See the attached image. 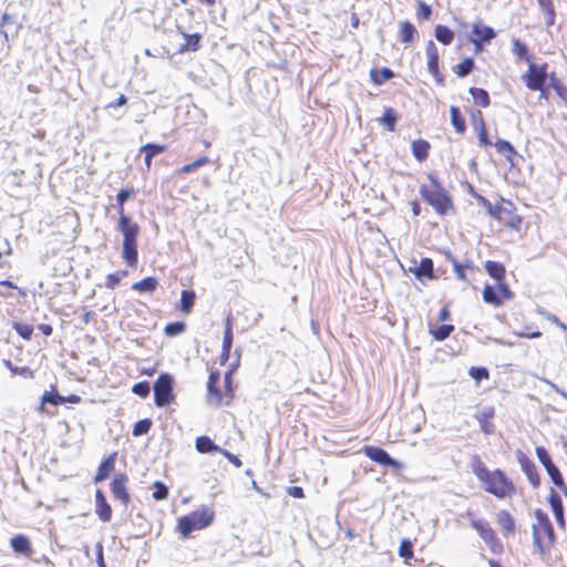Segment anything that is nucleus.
<instances>
[{
    "label": "nucleus",
    "instance_id": "f257e3e1",
    "mask_svg": "<svg viewBox=\"0 0 567 567\" xmlns=\"http://www.w3.org/2000/svg\"><path fill=\"white\" fill-rule=\"evenodd\" d=\"M134 188H125L121 189L116 195L118 213L117 228L123 235L122 256L124 261L131 267H135L138 259L137 237L140 234V226L125 213L124 204L134 195Z\"/></svg>",
    "mask_w": 567,
    "mask_h": 567
},
{
    "label": "nucleus",
    "instance_id": "f03ea898",
    "mask_svg": "<svg viewBox=\"0 0 567 567\" xmlns=\"http://www.w3.org/2000/svg\"><path fill=\"white\" fill-rule=\"evenodd\" d=\"M474 198L485 208L486 213L504 228L520 231L523 217L517 214V208L512 200L501 198L495 204H492L487 198L480 194H474Z\"/></svg>",
    "mask_w": 567,
    "mask_h": 567
},
{
    "label": "nucleus",
    "instance_id": "7ed1b4c3",
    "mask_svg": "<svg viewBox=\"0 0 567 567\" xmlns=\"http://www.w3.org/2000/svg\"><path fill=\"white\" fill-rule=\"evenodd\" d=\"M473 473L483 482L484 489L497 498H506L515 494V485L502 471H489L478 458L473 463Z\"/></svg>",
    "mask_w": 567,
    "mask_h": 567
},
{
    "label": "nucleus",
    "instance_id": "20e7f679",
    "mask_svg": "<svg viewBox=\"0 0 567 567\" xmlns=\"http://www.w3.org/2000/svg\"><path fill=\"white\" fill-rule=\"evenodd\" d=\"M430 184L420 186V195L422 199L433 207L440 216L454 212V203L449 192L443 187L436 175L427 174Z\"/></svg>",
    "mask_w": 567,
    "mask_h": 567
},
{
    "label": "nucleus",
    "instance_id": "39448f33",
    "mask_svg": "<svg viewBox=\"0 0 567 567\" xmlns=\"http://www.w3.org/2000/svg\"><path fill=\"white\" fill-rule=\"evenodd\" d=\"M533 545L543 560H548L555 544V533L548 516L540 509L535 511L533 523Z\"/></svg>",
    "mask_w": 567,
    "mask_h": 567
},
{
    "label": "nucleus",
    "instance_id": "423d86ee",
    "mask_svg": "<svg viewBox=\"0 0 567 567\" xmlns=\"http://www.w3.org/2000/svg\"><path fill=\"white\" fill-rule=\"evenodd\" d=\"M214 512L204 506L178 519V532L183 537H188L192 532L209 526L214 520Z\"/></svg>",
    "mask_w": 567,
    "mask_h": 567
},
{
    "label": "nucleus",
    "instance_id": "0eeeda50",
    "mask_svg": "<svg viewBox=\"0 0 567 567\" xmlns=\"http://www.w3.org/2000/svg\"><path fill=\"white\" fill-rule=\"evenodd\" d=\"M547 68V63L530 62L527 70L522 74V80L527 89L540 92L542 96L546 92Z\"/></svg>",
    "mask_w": 567,
    "mask_h": 567
},
{
    "label": "nucleus",
    "instance_id": "6e6552de",
    "mask_svg": "<svg viewBox=\"0 0 567 567\" xmlns=\"http://www.w3.org/2000/svg\"><path fill=\"white\" fill-rule=\"evenodd\" d=\"M495 37L496 31L482 20L472 24L470 42L474 45L475 53H481L484 50V44L489 43Z\"/></svg>",
    "mask_w": 567,
    "mask_h": 567
},
{
    "label": "nucleus",
    "instance_id": "1a4fd4ad",
    "mask_svg": "<svg viewBox=\"0 0 567 567\" xmlns=\"http://www.w3.org/2000/svg\"><path fill=\"white\" fill-rule=\"evenodd\" d=\"M173 379L168 374H161L154 384L155 403L157 406H165L173 400Z\"/></svg>",
    "mask_w": 567,
    "mask_h": 567
},
{
    "label": "nucleus",
    "instance_id": "9d476101",
    "mask_svg": "<svg viewBox=\"0 0 567 567\" xmlns=\"http://www.w3.org/2000/svg\"><path fill=\"white\" fill-rule=\"evenodd\" d=\"M425 51H426V58H427V71L432 74V76L434 78V80L436 81L437 84L443 85L444 84V75L440 71V66H439V63H440L439 50L432 40H430L426 43Z\"/></svg>",
    "mask_w": 567,
    "mask_h": 567
},
{
    "label": "nucleus",
    "instance_id": "9b49d317",
    "mask_svg": "<svg viewBox=\"0 0 567 567\" xmlns=\"http://www.w3.org/2000/svg\"><path fill=\"white\" fill-rule=\"evenodd\" d=\"M513 293L507 286H485L483 290L484 301L494 306L502 305L505 300L511 299Z\"/></svg>",
    "mask_w": 567,
    "mask_h": 567
},
{
    "label": "nucleus",
    "instance_id": "f8f14e48",
    "mask_svg": "<svg viewBox=\"0 0 567 567\" xmlns=\"http://www.w3.org/2000/svg\"><path fill=\"white\" fill-rule=\"evenodd\" d=\"M471 524L494 553L502 550V545L497 540L495 532L487 523L481 520H472Z\"/></svg>",
    "mask_w": 567,
    "mask_h": 567
},
{
    "label": "nucleus",
    "instance_id": "ddd939ff",
    "mask_svg": "<svg viewBox=\"0 0 567 567\" xmlns=\"http://www.w3.org/2000/svg\"><path fill=\"white\" fill-rule=\"evenodd\" d=\"M364 454L371 458L372 461L382 464L388 465L393 468L400 470L402 468V463L393 460L383 449L375 447V446H365L363 449Z\"/></svg>",
    "mask_w": 567,
    "mask_h": 567
},
{
    "label": "nucleus",
    "instance_id": "4468645a",
    "mask_svg": "<svg viewBox=\"0 0 567 567\" xmlns=\"http://www.w3.org/2000/svg\"><path fill=\"white\" fill-rule=\"evenodd\" d=\"M220 381V373L218 371L212 372L207 385V401L210 405L218 406L224 400V394L217 388Z\"/></svg>",
    "mask_w": 567,
    "mask_h": 567
},
{
    "label": "nucleus",
    "instance_id": "2eb2a0df",
    "mask_svg": "<svg viewBox=\"0 0 567 567\" xmlns=\"http://www.w3.org/2000/svg\"><path fill=\"white\" fill-rule=\"evenodd\" d=\"M410 271L413 272L419 280L434 279L433 261L427 257L422 258L419 264L415 262L413 267H410Z\"/></svg>",
    "mask_w": 567,
    "mask_h": 567
},
{
    "label": "nucleus",
    "instance_id": "dca6fc26",
    "mask_svg": "<svg viewBox=\"0 0 567 567\" xmlns=\"http://www.w3.org/2000/svg\"><path fill=\"white\" fill-rule=\"evenodd\" d=\"M517 460L522 466V470L526 474L528 481L534 487H537L540 483L539 475L537 473V468L532 460H529L525 454L519 452L517 454Z\"/></svg>",
    "mask_w": 567,
    "mask_h": 567
},
{
    "label": "nucleus",
    "instance_id": "f3484780",
    "mask_svg": "<svg viewBox=\"0 0 567 567\" xmlns=\"http://www.w3.org/2000/svg\"><path fill=\"white\" fill-rule=\"evenodd\" d=\"M166 150V145L155 143H147L140 147V153L144 154V163L147 171L152 167L153 158L165 153Z\"/></svg>",
    "mask_w": 567,
    "mask_h": 567
},
{
    "label": "nucleus",
    "instance_id": "a211bd4d",
    "mask_svg": "<svg viewBox=\"0 0 567 567\" xmlns=\"http://www.w3.org/2000/svg\"><path fill=\"white\" fill-rule=\"evenodd\" d=\"M182 37L185 40V43L181 44V47L177 50V53L183 54L189 51H198L200 49V42H202V34L199 33H186L184 31L181 32Z\"/></svg>",
    "mask_w": 567,
    "mask_h": 567
},
{
    "label": "nucleus",
    "instance_id": "6ab92c4d",
    "mask_svg": "<svg viewBox=\"0 0 567 567\" xmlns=\"http://www.w3.org/2000/svg\"><path fill=\"white\" fill-rule=\"evenodd\" d=\"M431 144L423 138H419L412 142L411 151L415 159L420 163L427 159L430 155Z\"/></svg>",
    "mask_w": 567,
    "mask_h": 567
},
{
    "label": "nucleus",
    "instance_id": "aec40b11",
    "mask_svg": "<svg viewBox=\"0 0 567 567\" xmlns=\"http://www.w3.org/2000/svg\"><path fill=\"white\" fill-rule=\"evenodd\" d=\"M126 483L127 477L125 475L116 476L112 483V493L114 497L122 501L124 504H126L130 499L126 492Z\"/></svg>",
    "mask_w": 567,
    "mask_h": 567
},
{
    "label": "nucleus",
    "instance_id": "412c9836",
    "mask_svg": "<svg viewBox=\"0 0 567 567\" xmlns=\"http://www.w3.org/2000/svg\"><path fill=\"white\" fill-rule=\"evenodd\" d=\"M95 502H96V508H95L96 515L103 522H109L112 516V509H111V506L107 504L103 493L100 489H97L95 493Z\"/></svg>",
    "mask_w": 567,
    "mask_h": 567
},
{
    "label": "nucleus",
    "instance_id": "4be33fe9",
    "mask_svg": "<svg viewBox=\"0 0 567 567\" xmlns=\"http://www.w3.org/2000/svg\"><path fill=\"white\" fill-rule=\"evenodd\" d=\"M497 524L505 537H508L515 532V522L512 515L507 511H501L497 513Z\"/></svg>",
    "mask_w": 567,
    "mask_h": 567
},
{
    "label": "nucleus",
    "instance_id": "5701e85b",
    "mask_svg": "<svg viewBox=\"0 0 567 567\" xmlns=\"http://www.w3.org/2000/svg\"><path fill=\"white\" fill-rule=\"evenodd\" d=\"M485 269L489 277L497 282H502L506 275L505 266L502 262L487 260L485 262Z\"/></svg>",
    "mask_w": 567,
    "mask_h": 567
},
{
    "label": "nucleus",
    "instance_id": "b1692460",
    "mask_svg": "<svg viewBox=\"0 0 567 567\" xmlns=\"http://www.w3.org/2000/svg\"><path fill=\"white\" fill-rule=\"evenodd\" d=\"M537 3L544 14L545 24L553 27L556 22V10L553 0H537Z\"/></svg>",
    "mask_w": 567,
    "mask_h": 567
},
{
    "label": "nucleus",
    "instance_id": "393cba45",
    "mask_svg": "<svg viewBox=\"0 0 567 567\" xmlns=\"http://www.w3.org/2000/svg\"><path fill=\"white\" fill-rule=\"evenodd\" d=\"M537 3L544 14L545 24L553 27L556 22V10L553 0H537Z\"/></svg>",
    "mask_w": 567,
    "mask_h": 567
},
{
    "label": "nucleus",
    "instance_id": "a878e982",
    "mask_svg": "<svg viewBox=\"0 0 567 567\" xmlns=\"http://www.w3.org/2000/svg\"><path fill=\"white\" fill-rule=\"evenodd\" d=\"M398 113L393 107H385L379 123L383 125L389 132H394L398 122Z\"/></svg>",
    "mask_w": 567,
    "mask_h": 567
},
{
    "label": "nucleus",
    "instance_id": "bb28decb",
    "mask_svg": "<svg viewBox=\"0 0 567 567\" xmlns=\"http://www.w3.org/2000/svg\"><path fill=\"white\" fill-rule=\"evenodd\" d=\"M451 123L456 133L463 135L466 132L465 118L461 113L460 107L452 105L450 107Z\"/></svg>",
    "mask_w": 567,
    "mask_h": 567
},
{
    "label": "nucleus",
    "instance_id": "cd10ccee",
    "mask_svg": "<svg viewBox=\"0 0 567 567\" xmlns=\"http://www.w3.org/2000/svg\"><path fill=\"white\" fill-rule=\"evenodd\" d=\"M115 456L116 454L113 453L111 455H109L100 465L99 470H97V473L94 477V482L95 483H99V482H102L104 481L109 474L113 471L114 468V462H115Z\"/></svg>",
    "mask_w": 567,
    "mask_h": 567
},
{
    "label": "nucleus",
    "instance_id": "c85d7f7f",
    "mask_svg": "<svg viewBox=\"0 0 567 567\" xmlns=\"http://www.w3.org/2000/svg\"><path fill=\"white\" fill-rule=\"evenodd\" d=\"M496 151L503 155L509 163H514V157L517 156V152L514 146L505 140H497L494 143Z\"/></svg>",
    "mask_w": 567,
    "mask_h": 567
},
{
    "label": "nucleus",
    "instance_id": "c756f323",
    "mask_svg": "<svg viewBox=\"0 0 567 567\" xmlns=\"http://www.w3.org/2000/svg\"><path fill=\"white\" fill-rule=\"evenodd\" d=\"M392 78H394V72L389 68L372 69L370 71V79L375 85H382Z\"/></svg>",
    "mask_w": 567,
    "mask_h": 567
},
{
    "label": "nucleus",
    "instance_id": "7c9ffc66",
    "mask_svg": "<svg viewBox=\"0 0 567 567\" xmlns=\"http://www.w3.org/2000/svg\"><path fill=\"white\" fill-rule=\"evenodd\" d=\"M470 94L472 95L474 103L481 107H488L491 104V97L488 92L482 87H471Z\"/></svg>",
    "mask_w": 567,
    "mask_h": 567
},
{
    "label": "nucleus",
    "instance_id": "2f4dec72",
    "mask_svg": "<svg viewBox=\"0 0 567 567\" xmlns=\"http://www.w3.org/2000/svg\"><path fill=\"white\" fill-rule=\"evenodd\" d=\"M434 34L435 39L444 45L451 44L454 40V32L446 25L437 24Z\"/></svg>",
    "mask_w": 567,
    "mask_h": 567
},
{
    "label": "nucleus",
    "instance_id": "473e14b6",
    "mask_svg": "<svg viewBox=\"0 0 567 567\" xmlns=\"http://www.w3.org/2000/svg\"><path fill=\"white\" fill-rule=\"evenodd\" d=\"M417 35V31L410 21H403L400 23V40L403 43L412 42Z\"/></svg>",
    "mask_w": 567,
    "mask_h": 567
},
{
    "label": "nucleus",
    "instance_id": "72a5a7b5",
    "mask_svg": "<svg viewBox=\"0 0 567 567\" xmlns=\"http://www.w3.org/2000/svg\"><path fill=\"white\" fill-rule=\"evenodd\" d=\"M11 546L18 554H29L31 551V545L29 539L23 535H18L11 538Z\"/></svg>",
    "mask_w": 567,
    "mask_h": 567
},
{
    "label": "nucleus",
    "instance_id": "f704fd0d",
    "mask_svg": "<svg viewBox=\"0 0 567 567\" xmlns=\"http://www.w3.org/2000/svg\"><path fill=\"white\" fill-rule=\"evenodd\" d=\"M196 450L199 453L219 452L221 449L217 446L208 436H199L196 439Z\"/></svg>",
    "mask_w": 567,
    "mask_h": 567
},
{
    "label": "nucleus",
    "instance_id": "c9c22d12",
    "mask_svg": "<svg viewBox=\"0 0 567 567\" xmlns=\"http://www.w3.org/2000/svg\"><path fill=\"white\" fill-rule=\"evenodd\" d=\"M209 163H210V159L208 156H200V157L196 158L194 162L186 164V165L182 166L181 168H178L176 171V174H178V175L189 174V173L194 172L195 169H197L202 166H205Z\"/></svg>",
    "mask_w": 567,
    "mask_h": 567
},
{
    "label": "nucleus",
    "instance_id": "e433bc0d",
    "mask_svg": "<svg viewBox=\"0 0 567 567\" xmlns=\"http://www.w3.org/2000/svg\"><path fill=\"white\" fill-rule=\"evenodd\" d=\"M513 53L520 60L533 62L532 55L529 54L527 45L518 39L513 40Z\"/></svg>",
    "mask_w": 567,
    "mask_h": 567
},
{
    "label": "nucleus",
    "instance_id": "4c0bfd02",
    "mask_svg": "<svg viewBox=\"0 0 567 567\" xmlns=\"http://www.w3.org/2000/svg\"><path fill=\"white\" fill-rule=\"evenodd\" d=\"M474 66V60L472 58H465L453 68V71L458 78H465L473 71Z\"/></svg>",
    "mask_w": 567,
    "mask_h": 567
},
{
    "label": "nucleus",
    "instance_id": "58836bf2",
    "mask_svg": "<svg viewBox=\"0 0 567 567\" xmlns=\"http://www.w3.org/2000/svg\"><path fill=\"white\" fill-rule=\"evenodd\" d=\"M550 505H551L553 513H554L558 524L561 527H564V525H565L564 508H563L560 498L556 495H551L550 496Z\"/></svg>",
    "mask_w": 567,
    "mask_h": 567
},
{
    "label": "nucleus",
    "instance_id": "ea45409f",
    "mask_svg": "<svg viewBox=\"0 0 567 567\" xmlns=\"http://www.w3.org/2000/svg\"><path fill=\"white\" fill-rule=\"evenodd\" d=\"M494 416V410L493 408H486L482 411V413L477 416L478 422L481 424V429L485 433H489L492 431V424L489 423V420Z\"/></svg>",
    "mask_w": 567,
    "mask_h": 567
},
{
    "label": "nucleus",
    "instance_id": "a19ab883",
    "mask_svg": "<svg viewBox=\"0 0 567 567\" xmlns=\"http://www.w3.org/2000/svg\"><path fill=\"white\" fill-rule=\"evenodd\" d=\"M453 331H454V327L452 324H443V326L430 329V333L437 341L445 340Z\"/></svg>",
    "mask_w": 567,
    "mask_h": 567
},
{
    "label": "nucleus",
    "instance_id": "79ce46f5",
    "mask_svg": "<svg viewBox=\"0 0 567 567\" xmlns=\"http://www.w3.org/2000/svg\"><path fill=\"white\" fill-rule=\"evenodd\" d=\"M195 301V292L190 290H183L181 296V310L184 313H189Z\"/></svg>",
    "mask_w": 567,
    "mask_h": 567
},
{
    "label": "nucleus",
    "instance_id": "37998d69",
    "mask_svg": "<svg viewBox=\"0 0 567 567\" xmlns=\"http://www.w3.org/2000/svg\"><path fill=\"white\" fill-rule=\"evenodd\" d=\"M474 131L477 135L478 144L482 147H488L493 145L491 138L488 137L487 125L475 127Z\"/></svg>",
    "mask_w": 567,
    "mask_h": 567
},
{
    "label": "nucleus",
    "instance_id": "c03bdc74",
    "mask_svg": "<svg viewBox=\"0 0 567 567\" xmlns=\"http://www.w3.org/2000/svg\"><path fill=\"white\" fill-rule=\"evenodd\" d=\"M432 16V9L429 4L425 2L419 0L416 2V17L421 21H427L431 19Z\"/></svg>",
    "mask_w": 567,
    "mask_h": 567
},
{
    "label": "nucleus",
    "instance_id": "a18cd8bd",
    "mask_svg": "<svg viewBox=\"0 0 567 567\" xmlns=\"http://www.w3.org/2000/svg\"><path fill=\"white\" fill-rule=\"evenodd\" d=\"M231 344H233V331H229V329H225V336H224V340H223V353H221L223 361H226L229 358Z\"/></svg>",
    "mask_w": 567,
    "mask_h": 567
},
{
    "label": "nucleus",
    "instance_id": "49530a36",
    "mask_svg": "<svg viewBox=\"0 0 567 567\" xmlns=\"http://www.w3.org/2000/svg\"><path fill=\"white\" fill-rule=\"evenodd\" d=\"M412 542L409 539H402L399 548V555L405 560H409L413 557L412 550Z\"/></svg>",
    "mask_w": 567,
    "mask_h": 567
},
{
    "label": "nucleus",
    "instance_id": "de8ad7c7",
    "mask_svg": "<svg viewBox=\"0 0 567 567\" xmlns=\"http://www.w3.org/2000/svg\"><path fill=\"white\" fill-rule=\"evenodd\" d=\"M152 422L147 419L141 420L135 423L133 427V435L140 436L147 433L151 429Z\"/></svg>",
    "mask_w": 567,
    "mask_h": 567
},
{
    "label": "nucleus",
    "instance_id": "09e8293b",
    "mask_svg": "<svg viewBox=\"0 0 567 567\" xmlns=\"http://www.w3.org/2000/svg\"><path fill=\"white\" fill-rule=\"evenodd\" d=\"M13 328L25 340H29L33 333V328L30 324L16 322Z\"/></svg>",
    "mask_w": 567,
    "mask_h": 567
},
{
    "label": "nucleus",
    "instance_id": "8fccbe9b",
    "mask_svg": "<svg viewBox=\"0 0 567 567\" xmlns=\"http://www.w3.org/2000/svg\"><path fill=\"white\" fill-rule=\"evenodd\" d=\"M536 455H537L539 462L545 466L546 470H547V467H549L550 465L554 464L545 447H543V446L536 447Z\"/></svg>",
    "mask_w": 567,
    "mask_h": 567
},
{
    "label": "nucleus",
    "instance_id": "3c124183",
    "mask_svg": "<svg viewBox=\"0 0 567 567\" xmlns=\"http://www.w3.org/2000/svg\"><path fill=\"white\" fill-rule=\"evenodd\" d=\"M546 471L555 485L564 486L563 476H561L559 470L555 466V464L547 467Z\"/></svg>",
    "mask_w": 567,
    "mask_h": 567
},
{
    "label": "nucleus",
    "instance_id": "603ef678",
    "mask_svg": "<svg viewBox=\"0 0 567 567\" xmlns=\"http://www.w3.org/2000/svg\"><path fill=\"white\" fill-rule=\"evenodd\" d=\"M185 330V324L183 322H173L165 327V333L169 337H174L179 334Z\"/></svg>",
    "mask_w": 567,
    "mask_h": 567
},
{
    "label": "nucleus",
    "instance_id": "864d4df0",
    "mask_svg": "<svg viewBox=\"0 0 567 567\" xmlns=\"http://www.w3.org/2000/svg\"><path fill=\"white\" fill-rule=\"evenodd\" d=\"M155 492L153 493V498L156 499V501H162V499H165L168 495V491H167V487L162 484L161 482H156L155 483Z\"/></svg>",
    "mask_w": 567,
    "mask_h": 567
},
{
    "label": "nucleus",
    "instance_id": "5fc2aeb1",
    "mask_svg": "<svg viewBox=\"0 0 567 567\" xmlns=\"http://www.w3.org/2000/svg\"><path fill=\"white\" fill-rule=\"evenodd\" d=\"M471 122H472L473 128L486 125L484 115H483L482 111H480V110L473 111L471 113Z\"/></svg>",
    "mask_w": 567,
    "mask_h": 567
},
{
    "label": "nucleus",
    "instance_id": "6e6d98bb",
    "mask_svg": "<svg viewBox=\"0 0 567 567\" xmlns=\"http://www.w3.org/2000/svg\"><path fill=\"white\" fill-rule=\"evenodd\" d=\"M132 391L142 398H146L150 394V385L147 382H140L133 386Z\"/></svg>",
    "mask_w": 567,
    "mask_h": 567
},
{
    "label": "nucleus",
    "instance_id": "4d7b16f0",
    "mask_svg": "<svg viewBox=\"0 0 567 567\" xmlns=\"http://www.w3.org/2000/svg\"><path fill=\"white\" fill-rule=\"evenodd\" d=\"M63 400L60 396H58L49 391H45L42 395V403H51V404L58 405Z\"/></svg>",
    "mask_w": 567,
    "mask_h": 567
},
{
    "label": "nucleus",
    "instance_id": "13d9d810",
    "mask_svg": "<svg viewBox=\"0 0 567 567\" xmlns=\"http://www.w3.org/2000/svg\"><path fill=\"white\" fill-rule=\"evenodd\" d=\"M470 374L472 378H474L476 380L488 378V372L485 368H472L470 371Z\"/></svg>",
    "mask_w": 567,
    "mask_h": 567
},
{
    "label": "nucleus",
    "instance_id": "bf43d9fd",
    "mask_svg": "<svg viewBox=\"0 0 567 567\" xmlns=\"http://www.w3.org/2000/svg\"><path fill=\"white\" fill-rule=\"evenodd\" d=\"M127 102V99L124 94H121L115 101L113 102H110L107 105H106V109H116L118 106H123L125 105Z\"/></svg>",
    "mask_w": 567,
    "mask_h": 567
},
{
    "label": "nucleus",
    "instance_id": "052dcab7",
    "mask_svg": "<svg viewBox=\"0 0 567 567\" xmlns=\"http://www.w3.org/2000/svg\"><path fill=\"white\" fill-rule=\"evenodd\" d=\"M219 453H221L227 460H229L237 467L241 466L240 460L236 455L228 452L227 450L221 449V451H219Z\"/></svg>",
    "mask_w": 567,
    "mask_h": 567
},
{
    "label": "nucleus",
    "instance_id": "680f3d73",
    "mask_svg": "<svg viewBox=\"0 0 567 567\" xmlns=\"http://www.w3.org/2000/svg\"><path fill=\"white\" fill-rule=\"evenodd\" d=\"M224 383H225L226 395L229 396V398H233V394H231V374L230 373H227L225 375Z\"/></svg>",
    "mask_w": 567,
    "mask_h": 567
},
{
    "label": "nucleus",
    "instance_id": "e2e57ef3",
    "mask_svg": "<svg viewBox=\"0 0 567 567\" xmlns=\"http://www.w3.org/2000/svg\"><path fill=\"white\" fill-rule=\"evenodd\" d=\"M288 493L289 495H291L292 497H296V498H302L305 495H303V489L299 486H292L288 489Z\"/></svg>",
    "mask_w": 567,
    "mask_h": 567
},
{
    "label": "nucleus",
    "instance_id": "0e129e2a",
    "mask_svg": "<svg viewBox=\"0 0 567 567\" xmlns=\"http://www.w3.org/2000/svg\"><path fill=\"white\" fill-rule=\"evenodd\" d=\"M96 560H97L99 567L102 566V565H105L104 564V559H103V545H102V543H97L96 544Z\"/></svg>",
    "mask_w": 567,
    "mask_h": 567
},
{
    "label": "nucleus",
    "instance_id": "69168bd1",
    "mask_svg": "<svg viewBox=\"0 0 567 567\" xmlns=\"http://www.w3.org/2000/svg\"><path fill=\"white\" fill-rule=\"evenodd\" d=\"M450 319V310L449 308L445 306L441 309L440 311V315H439V320L440 321H446Z\"/></svg>",
    "mask_w": 567,
    "mask_h": 567
},
{
    "label": "nucleus",
    "instance_id": "338daca9",
    "mask_svg": "<svg viewBox=\"0 0 567 567\" xmlns=\"http://www.w3.org/2000/svg\"><path fill=\"white\" fill-rule=\"evenodd\" d=\"M544 382H546L548 385H550L558 394H560L563 398H565L567 400V393L565 391H563L561 389H559L555 383L548 381V380H544Z\"/></svg>",
    "mask_w": 567,
    "mask_h": 567
},
{
    "label": "nucleus",
    "instance_id": "774afa93",
    "mask_svg": "<svg viewBox=\"0 0 567 567\" xmlns=\"http://www.w3.org/2000/svg\"><path fill=\"white\" fill-rule=\"evenodd\" d=\"M411 207H412V213H413V216H419L421 214V205L417 200H413L411 203Z\"/></svg>",
    "mask_w": 567,
    "mask_h": 567
}]
</instances>
